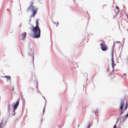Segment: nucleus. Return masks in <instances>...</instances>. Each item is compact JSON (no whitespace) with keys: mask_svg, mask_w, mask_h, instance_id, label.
<instances>
[{"mask_svg":"<svg viewBox=\"0 0 128 128\" xmlns=\"http://www.w3.org/2000/svg\"><path fill=\"white\" fill-rule=\"evenodd\" d=\"M34 2L33 1H32L30 6L27 10V11L28 12L30 11L31 10H32L33 14L32 15V16L33 17L34 16L35 14L36 13L38 9L37 8L35 9L33 5Z\"/></svg>","mask_w":128,"mask_h":128,"instance_id":"f03ea898","label":"nucleus"},{"mask_svg":"<svg viewBox=\"0 0 128 128\" xmlns=\"http://www.w3.org/2000/svg\"><path fill=\"white\" fill-rule=\"evenodd\" d=\"M4 77L5 78H8V80H9L8 78H10V80H11L10 76H4Z\"/></svg>","mask_w":128,"mask_h":128,"instance_id":"6e6552de","label":"nucleus"},{"mask_svg":"<svg viewBox=\"0 0 128 128\" xmlns=\"http://www.w3.org/2000/svg\"><path fill=\"white\" fill-rule=\"evenodd\" d=\"M113 128H116V124L114 126Z\"/></svg>","mask_w":128,"mask_h":128,"instance_id":"ddd939ff","label":"nucleus"},{"mask_svg":"<svg viewBox=\"0 0 128 128\" xmlns=\"http://www.w3.org/2000/svg\"><path fill=\"white\" fill-rule=\"evenodd\" d=\"M128 116V113L126 115L125 117L124 118L125 119L126 118V117Z\"/></svg>","mask_w":128,"mask_h":128,"instance_id":"f8f14e48","label":"nucleus"},{"mask_svg":"<svg viewBox=\"0 0 128 128\" xmlns=\"http://www.w3.org/2000/svg\"><path fill=\"white\" fill-rule=\"evenodd\" d=\"M100 45L101 46L100 48L102 51H105L108 50V47L105 42L101 43Z\"/></svg>","mask_w":128,"mask_h":128,"instance_id":"7ed1b4c3","label":"nucleus"},{"mask_svg":"<svg viewBox=\"0 0 128 128\" xmlns=\"http://www.w3.org/2000/svg\"><path fill=\"white\" fill-rule=\"evenodd\" d=\"M127 17L128 19V14H127Z\"/></svg>","mask_w":128,"mask_h":128,"instance_id":"4468645a","label":"nucleus"},{"mask_svg":"<svg viewBox=\"0 0 128 128\" xmlns=\"http://www.w3.org/2000/svg\"><path fill=\"white\" fill-rule=\"evenodd\" d=\"M21 36H22V39H24L26 37V34H22L21 35Z\"/></svg>","mask_w":128,"mask_h":128,"instance_id":"423d86ee","label":"nucleus"},{"mask_svg":"<svg viewBox=\"0 0 128 128\" xmlns=\"http://www.w3.org/2000/svg\"><path fill=\"white\" fill-rule=\"evenodd\" d=\"M127 59H128V58Z\"/></svg>","mask_w":128,"mask_h":128,"instance_id":"f3484780","label":"nucleus"},{"mask_svg":"<svg viewBox=\"0 0 128 128\" xmlns=\"http://www.w3.org/2000/svg\"><path fill=\"white\" fill-rule=\"evenodd\" d=\"M124 101H122L120 103V108L121 110V113H122V111L123 109L124 106Z\"/></svg>","mask_w":128,"mask_h":128,"instance_id":"20e7f679","label":"nucleus"},{"mask_svg":"<svg viewBox=\"0 0 128 128\" xmlns=\"http://www.w3.org/2000/svg\"><path fill=\"white\" fill-rule=\"evenodd\" d=\"M128 104H126L125 105V108H124V110H126V109L127 108H128Z\"/></svg>","mask_w":128,"mask_h":128,"instance_id":"9d476101","label":"nucleus"},{"mask_svg":"<svg viewBox=\"0 0 128 128\" xmlns=\"http://www.w3.org/2000/svg\"><path fill=\"white\" fill-rule=\"evenodd\" d=\"M115 7L118 10V11H119V8L118 6H116Z\"/></svg>","mask_w":128,"mask_h":128,"instance_id":"9b49d317","label":"nucleus"},{"mask_svg":"<svg viewBox=\"0 0 128 128\" xmlns=\"http://www.w3.org/2000/svg\"><path fill=\"white\" fill-rule=\"evenodd\" d=\"M0 126V128H2V126H1V125Z\"/></svg>","mask_w":128,"mask_h":128,"instance_id":"dca6fc26","label":"nucleus"},{"mask_svg":"<svg viewBox=\"0 0 128 128\" xmlns=\"http://www.w3.org/2000/svg\"><path fill=\"white\" fill-rule=\"evenodd\" d=\"M19 102H17L16 104H14V107H13V111L14 112L16 110L17 108V107L19 105Z\"/></svg>","mask_w":128,"mask_h":128,"instance_id":"39448f33","label":"nucleus"},{"mask_svg":"<svg viewBox=\"0 0 128 128\" xmlns=\"http://www.w3.org/2000/svg\"><path fill=\"white\" fill-rule=\"evenodd\" d=\"M112 68H113L114 69V66H114V63L113 58H112Z\"/></svg>","mask_w":128,"mask_h":128,"instance_id":"0eeeda50","label":"nucleus"},{"mask_svg":"<svg viewBox=\"0 0 128 128\" xmlns=\"http://www.w3.org/2000/svg\"><path fill=\"white\" fill-rule=\"evenodd\" d=\"M90 124H89L90 126H89V127L88 128H89L90 127Z\"/></svg>","mask_w":128,"mask_h":128,"instance_id":"2eb2a0df","label":"nucleus"},{"mask_svg":"<svg viewBox=\"0 0 128 128\" xmlns=\"http://www.w3.org/2000/svg\"><path fill=\"white\" fill-rule=\"evenodd\" d=\"M36 26L37 27H39L38 26L39 23H38V21L37 20H36Z\"/></svg>","mask_w":128,"mask_h":128,"instance_id":"1a4fd4ad","label":"nucleus"},{"mask_svg":"<svg viewBox=\"0 0 128 128\" xmlns=\"http://www.w3.org/2000/svg\"><path fill=\"white\" fill-rule=\"evenodd\" d=\"M32 30L33 32L34 38H38L40 36V30L39 27L33 26Z\"/></svg>","mask_w":128,"mask_h":128,"instance_id":"f257e3e1","label":"nucleus"}]
</instances>
